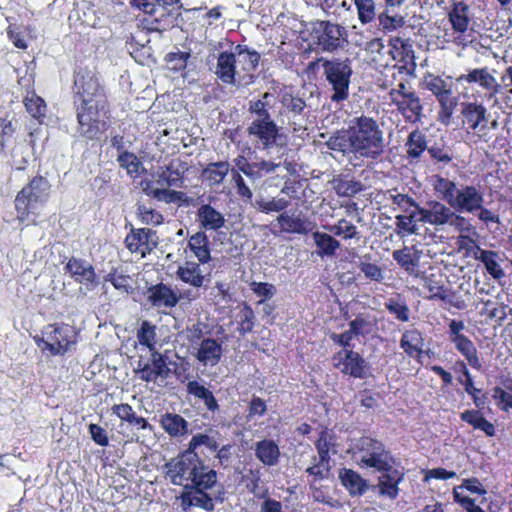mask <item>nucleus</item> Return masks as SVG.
I'll list each match as a JSON object with an SVG mask.
<instances>
[{
	"label": "nucleus",
	"mask_w": 512,
	"mask_h": 512,
	"mask_svg": "<svg viewBox=\"0 0 512 512\" xmlns=\"http://www.w3.org/2000/svg\"><path fill=\"white\" fill-rule=\"evenodd\" d=\"M72 104L77 131L87 140H95L110 127L111 105L99 74L88 67L74 71Z\"/></svg>",
	"instance_id": "1"
},
{
	"label": "nucleus",
	"mask_w": 512,
	"mask_h": 512,
	"mask_svg": "<svg viewBox=\"0 0 512 512\" xmlns=\"http://www.w3.org/2000/svg\"><path fill=\"white\" fill-rule=\"evenodd\" d=\"M163 468L171 484L183 487L178 498L184 511L192 507L208 512L215 509L217 497L211 492L218 484V473L203 459L175 456Z\"/></svg>",
	"instance_id": "2"
},
{
	"label": "nucleus",
	"mask_w": 512,
	"mask_h": 512,
	"mask_svg": "<svg viewBox=\"0 0 512 512\" xmlns=\"http://www.w3.org/2000/svg\"><path fill=\"white\" fill-rule=\"evenodd\" d=\"M326 145L331 150L368 160L379 159L385 151L383 131L374 118L366 115L352 119L348 128L331 135Z\"/></svg>",
	"instance_id": "3"
},
{
	"label": "nucleus",
	"mask_w": 512,
	"mask_h": 512,
	"mask_svg": "<svg viewBox=\"0 0 512 512\" xmlns=\"http://www.w3.org/2000/svg\"><path fill=\"white\" fill-rule=\"evenodd\" d=\"M359 451V465L379 473L375 486L378 494L390 500L397 499L400 494L399 485L405 478V469L400 461L386 449L383 442L372 437L360 439Z\"/></svg>",
	"instance_id": "4"
},
{
	"label": "nucleus",
	"mask_w": 512,
	"mask_h": 512,
	"mask_svg": "<svg viewBox=\"0 0 512 512\" xmlns=\"http://www.w3.org/2000/svg\"><path fill=\"white\" fill-rule=\"evenodd\" d=\"M187 171L188 165L185 161L172 159L167 165L158 167L152 174L154 180L145 178L140 181L139 186L146 196L157 201L189 206L192 199L185 192L171 189L184 187Z\"/></svg>",
	"instance_id": "5"
},
{
	"label": "nucleus",
	"mask_w": 512,
	"mask_h": 512,
	"mask_svg": "<svg viewBox=\"0 0 512 512\" xmlns=\"http://www.w3.org/2000/svg\"><path fill=\"white\" fill-rule=\"evenodd\" d=\"M465 329L466 326L462 320L452 319L448 323L449 341L454 344L456 351L459 352L467 361L465 362L461 359L456 360L452 369L455 373L461 374L457 380L464 386L465 392L469 396H474L475 393H481V390L475 387L473 377L467 365L480 371L483 368V364L477 347L473 341L464 334Z\"/></svg>",
	"instance_id": "6"
},
{
	"label": "nucleus",
	"mask_w": 512,
	"mask_h": 512,
	"mask_svg": "<svg viewBox=\"0 0 512 512\" xmlns=\"http://www.w3.org/2000/svg\"><path fill=\"white\" fill-rule=\"evenodd\" d=\"M432 187L442 201L459 213L475 214L481 208V203H484L483 192L474 185H461L457 188L454 181L434 175Z\"/></svg>",
	"instance_id": "7"
},
{
	"label": "nucleus",
	"mask_w": 512,
	"mask_h": 512,
	"mask_svg": "<svg viewBox=\"0 0 512 512\" xmlns=\"http://www.w3.org/2000/svg\"><path fill=\"white\" fill-rule=\"evenodd\" d=\"M49 182L42 176L33 177L17 194L15 208L21 222H35L39 216V206L46 202Z\"/></svg>",
	"instance_id": "8"
},
{
	"label": "nucleus",
	"mask_w": 512,
	"mask_h": 512,
	"mask_svg": "<svg viewBox=\"0 0 512 512\" xmlns=\"http://www.w3.org/2000/svg\"><path fill=\"white\" fill-rule=\"evenodd\" d=\"M33 340L42 352L63 356L76 343V333L68 324L52 323L43 327L41 335H35Z\"/></svg>",
	"instance_id": "9"
},
{
	"label": "nucleus",
	"mask_w": 512,
	"mask_h": 512,
	"mask_svg": "<svg viewBox=\"0 0 512 512\" xmlns=\"http://www.w3.org/2000/svg\"><path fill=\"white\" fill-rule=\"evenodd\" d=\"M324 75L334 91L331 99L335 102L348 98L352 67L349 60L334 58L323 62Z\"/></svg>",
	"instance_id": "10"
},
{
	"label": "nucleus",
	"mask_w": 512,
	"mask_h": 512,
	"mask_svg": "<svg viewBox=\"0 0 512 512\" xmlns=\"http://www.w3.org/2000/svg\"><path fill=\"white\" fill-rule=\"evenodd\" d=\"M311 36L315 39L316 44L327 52L336 51L347 41L345 28L327 20L312 22Z\"/></svg>",
	"instance_id": "11"
},
{
	"label": "nucleus",
	"mask_w": 512,
	"mask_h": 512,
	"mask_svg": "<svg viewBox=\"0 0 512 512\" xmlns=\"http://www.w3.org/2000/svg\"><path fill=\"white\" fill-rule=\"evenodd\" d=\"M332 366L345 376L366 379L369 376V364L365 358L353 349H341L331 357Z\"/></svg>",
	"instance_id": "12"
},
{
	"label": "nucleus",
	"mask_w": 512,
	"mask_h": 512,
	"mask_svg": "<svg viewBox=\"0 0 512 512\" xmlns=\"http://www.w3.org/2000/svg\"><path fill=\"white\" fill-rule=\"evenodd\" d=\"M247 135L255 149L269 150L277 145L281 138V127L273 120H252L247 129Z\"/></svg>",
	"instance_id": "13"
},
{
	"label": "nucleus",
	"mask_w": 512,
	"mask_h": 512,
	"mask_svg": "<svg viewBox=\"0 0 512 512\" xmlns=\"http://www.w3.org/2000/svg\"><path fill=\"white\" fill-rule=\"evenodd\" d=\"M142 11L144 16L139 20V26L148 32H163L177 25L180 12L170 9L167 5L154 3V9Z\"/></svg>",
	"instance_id": "14"
},
{
	"label": "nucleus",
	"mask_w": 512,
	"mask_h": 512,
	"mask_svg": "<svg viewBox=\"0 0 512 512\" xmlns=\"http://www.w3.org/2000/svg\"><path fill=\"white\" fill-rule=\"evenodd\" d=\"M149 361L139 359L135 373L144 382H155L158 378H167L170 374V368L167 363V356L158 350L149 351Z\"/></svg>",
	"instance_id": "15"
},
{
	"label": "nucleus",
	"mask_w": 512,
	"mask_h": 512,
	"mask_svg": "<svg viewBox=\"0 0 512 512\" xmlns=\"http://www.w3.org/2000/svg\"><path fill=\"white\" fill-rule=\"evenodd\" d=\"M447 16L453 32L456 34L453 38V43L457 46H466L465 34L471 21L469 5L463 0L455 1L451 4Z\"/></svg>",
	"instance_id": "16"
},
{
	"label": "nucleus",
	"mask_w": 512,
	"mask_h": 512,
	"mask_svg": "<svg viewBox=\"0 0 512 512\" xmlns=\"http://www.w3.org/2000/svg\"><path fill=\"white\" fill-rule=\"evenodd\" d=\"M479 394L475 393L474 396H470L478 409L465 410L460 414V419L473 429L482 431L487 437H493L496 433L495 426L480 410L484 408L487 397L485 394L481 396Z\"/></svg>",
	"instance_id": "17"
},
{
	"label": "nucleus",
	"mask_w": 512,
	"mask_h": 512,
	"mask_svg": "<svg viewBox=\"0 0 512 512\" xmlns=\"http://www.w3.org/2000/svg\"><path fill=\"white\" fill-rule=\"evenodd\" d=\"M458 84H478V86L485 91V93L492 98L500 90V84L496 78L489 72L487 67L474 68L468 70L467 73L461 74L456 78Z\"/></svg>",
	"instance_id": "18"
},
{
	"label": "nucleus",
	"mask_w": 512,
	"mask_h": 512,
	"mask_svg": "<svg viewBox=\"0 0 512 512\" xmlns=\"http://www.w3.org/2000/svg\"><path fill=\"white\" fill-rule=\"evenodd\" d=\"M64 270L77 283L84 284L88 289H94L98 285L94 267L84 259L72 256L66 263Z\"/></svg>",
	"instance_id": "19"
},
{
	"label": "nucleus",
	"mask_w": 512,
	"mask_h": 512,
	"mask_svg": "<svg viewBox=\"0 0 512 512\" xmlns=\"http://www.w3.org/2000/svg\"><path fill=\"white\" fill-rule=\"evenodd\" d=\"M396 96V100L392 101L391 104L396 106L397 111L402 115L404 120L413 124L421 121L423 105L416 92H411L408 95L396 94Z\"/></svg>",
	"instance_id": "20"
},
{
	"label": "nucleus",
	"mask_w": 512,
	"mask_h": 512,
	"mask_svg": "<svg viewBox=\"0 0 512 512\" xmlns=\"http://www.w3.org/2000/svg\"><path fill=\"white\" fill-rule=\"evenodd\" d=\"M463 124L473 132H484L487 130L488 113L484 105L475 102L466 103L462 109Z\"/></svg>",
	"instance_id": "21"
},
{
	"label": "nucleus",
	"mask_w": 512,
	"mask_h": 512,
	"mask_svg": "<svg viewBox=\"0 0 512 512\" xmlns=\"http://www.w3.org/2000/svg\"><path fill=\"white\" fill-rule=\"evenodd\" d=\"M427 205V208L419 210L421 223H427L435 227L449 224L453 208L436 200L429 201Z\"/></svg>",
	"instance_id": "22"
},
{
	"label": "nucleus",
	"mask_w": 512,
	"mask_h": 512,
	"mask_svg": "<svg viewBox=\"0 0 512 512\" xmlns=\"http://www.w3.org/2000/svg\"><path fill=\"white\" fill-rule=\"evenodd\" d=\"M147 301L156 308H173L179 302L175 291L164 283H158L147 289Z\"/></svg>",
	"instance_id": "23"
},
{
	"label": "nucleus",
	"mask_w": 512,
	"mask_h": 512,
	"mask_svg": "<svg viewBox=\"0 0 512 512\" xmlns=\"http://www.w3.org/2000/svg\"><path fill=\"white\" fill-rule=\"evenodd\" d=\"M472 257L484 265L486 272L493 279L500 280L505 276V272L500 264L501 257L497 251L475 246L472 250Z\"/></svg>",
	"instance_id": "24"
},
{
	"label": "nucleus",
	"mask_w": 512,
	"mask_h": 512,
	"mask_svg": "<svg viewBox=\"0 0 512 512\" xmlns=\"http://www.w3.org/2000/svg\"><path fill=\"white\" fill-rule=\"evenodd\" d=\"M422 251L415 245H404L401 249L394 250L393 260L408 274L412 275L419 267Z\"/></svg>",
	"instance_id": "25"
},
{
	"label": "nucleus",
	"mask_w": 512,
	"mask_h": 512,
	"mask_svg": "<svg viewBox=\"0 0 512 512\" xmlns=\"http://www.w3.org/2000/svg\"><path fill=\"white\" fill-rule=\"evenodd\" d=\"M221 343L214 338H205L199 343L195 358L204 366L217 365L222 357Z\"/></svg>",
	"instance_id": "26"
},
{
	"label": "nucleus",
	"mask_w": 512,
	"mask_h": 512,
	"mask_svg": "<svg viewBox=\"0 0 512 512\" xmlns=\"http://www.w3.org/2000/svg\"><path fill=\"white\" fill-rule=\"evenodd\" d=\"M153 234H155V232L148 228L134 229L127 234L125 245L130 252L139 253L144 257L146 254L150 253L156 245L154 243L153 246H151L149 243V238Z\"/></svg>",
	"instance_id": "27"
},
{
	"label": "nucleus",
	"mask_w": 512,
	"mask_h": 512,
	"mask_svg": "<svg viewBox=\"0 0 512 512\" xmlns=\"http://www.w3.org/2000/svg\"><path fill=\"white\" fill-rule=\"evenodd\" d=\"M389 47L392 58L403 63L401 68H407L408 65H410L411 68L414 69L415 56L409 39H404L399 36L391 37L389 39Z\"/></svg>",
	"instance_id": "28"
},
{
	"label": "nucleus",
	"mask_w": 512,
	"mask_h": 512,
	"mask_svg": "<svg viewBox=\"0 0 512 512\" xmlns=\"http://www.w3.org/2000/svg\"><path fill=\"white\" fill-rule=\"evenodd\" d=\"M196 221L205 231H217L225 225L224 216L210 204H202L196 211Z\"/></svg>",
	"instance_id": "29"
},
{
	"label": "nucleus",
	"mask_w": 512,
	"mask_h": 512,
	"mask_svg": "<svg viewBox=\"0 0 512 512\" xmlns=\"http://www.w3.org/2000/svg\"><path fill=\"white\" fill-rule=\"evenodd\" d=\"M215 74L225 84L236 83V54L234 51H223L217 57Z\"/></svg>",
	"instance_id": "30"
},
{
	"label": "nucleus",
	"mask_w": 512,
	"mask_h": 512,
	"mask_svg": "<svg viewBox=\"0 0 512 512\" xmlns=\"http://www.w3.org/2000/svg\"><path fill=\"white\" fill-rule=\"evenodd\" d=\"M254 453L256 458L265 466H275L280 459L278 444L272 439H262L255 443Z\"/></svg>",
	"instance_id": "31"
},
{
	"label": "nucleus",
	"mask_w": 512,
	"mask_h": 512,
	"mask_svg": "<svg viewBox=\"0 0 512 512\" xmlns=\"http://www.w3.org/2000/svg\"><path fill=\"white\" fill-rule=\"evenodd\" d=\"M339 479L351 496H361L369 487L368 481L353 469L342 468Z\"/></svg>",
	"instance_id": "32"
},
{
	"label": "nucleus",
	"mask_w": 512,
	"mask_h": 512,
	"mask_svg": "<svg viewBox=\"0 0 512 512\" xmlns=\"http://www.w3.org/2000/svg\"><path fill=\"white\" fill-rule=\"evenodd\" d=\"M205 446L210 452L214 453L218 450V441L206 433H197L192 436L188 446L185 450L181 451L177 456L201 459L198 454V449Z\"/></svg>",
	"instance_id": "33"
},
{
	"label": "nucleus",
	"mask_w": 512,
	"mask_h": 512,
	"mask_svg": "<svg viewBox=\"0 0 512 512\" xmlns=\"http://www.w3.org/2000/svg\"><path fill=\"white\" fill-rule=\"evenodd\" d=\"M121 422L127 423L129 426L136 427L140 430L151 429V425L146 418L138 416L133 407L128 403L114 404L111 408Z\"/></svg>",
	"instance_id": "34"
},
{
	"label": "nucleus",
	"mask_w": 512,
	"mask_h": 512,
	"mask_svg": "<svg viewBox=\"0 0 512 512\" xmlns=\"http://www.w3.org/2000/svg\"><path fill=\"white\" fill-rule=\"evenodd\" d=\"M201 264L200 262L187 260L178 267L176 275L182 282L192 287L200 288L205 281V276L200 267Z\"/></svg>",
	"instance_id": "35"
},
{
	"label": "nucleus",
	"mask_w": 512,
	"mask_h": 512,
	"mask_svg": "<svg viewBox=\"0 0 512 512\" xmlns=\"http://www.w3.org/2000/svg\"><path fill=\"white\" fill-rule=\"evenodd\" d=\"M187 248L198 259V262L206 264L211 260L210 243L204 231H198L190 236Z\"/></svg>",
	"instance_id": "36"
},
{
	"label": "nucleus",
	"mask_w": 512,
	"mask_h": 512,
	"mask_svg": "<svg viewBox=\"0 0 512 512\" xmlns=\"http://www.w3.org/2000/svg\"><path fill=\"white\" fill-rule=\"evenodd\" d=\"M281 231L285 233L306 234L313 228V224L307 218L298 216H291L282 213L277 217Z\"/></svg>",
	"instance_id": "37"
},
{
	"label": "nucleus",
	"mask_w": 512,
	"mask_h": 512,
	"mask_svg": "<svg viewBox=\"0 0 512 512\" xmlns=\"http://www.w3.org/2000/svg\"><path fill=\"white\" fill-rule=\"evenodd\" d=\"M424 338L417 329L406 330L400 339V347L411 358H419L423 354Z\"/></svg>",
	"instance_id": "38"
},
{
	"label": "nucleus",
	"mask_w": 512,
	"mask_h": 512,
	"mask_svg": "<svg viewBox=\"0 0 512 512\" xmlns=\"http://www.w3.org/2000/svg\"><path fill=\"white\" fill-rule=\"evenodd\" d=\"M406 157L413 162L419 160L422 154L428 149L425 134L418 128L411 131L405 142Z\"/></svg>",
	"instance_id": "39"
},
{
	"label": "nucleus",
	"mask_w": 512,
	"mask_h": 512,
	"mask_svg": "<svg viewBox=\"0 0 512 512\" xmlns=\"http://www.w3.org/2000/svg\"><path fill=\"white\" fill-rule=\"evenodd\" d=\"M160 425L171 437L183 436L188 432V422L179 414L165 413L160 417Z\"/></svg>",
	"instance_id": "40"
},
{
	"label": "nucleus",
	"mask_w": 512,
	"mask_h": 512,
	"mask_svg": "<svg viewBox=\"0 0 512 512\" xmlns=\"http://www.w3.org/2000/svg\"><path fill=\"white\" fill-rule=\"evenodd\" d=\"M439 103L438 120L444 124L451 123L453 113L458 104V99L453 95L452 87L436 97Z\"/></svg>",
	"instance_id": "41"
},
{
	"label": "nucleus",
	"mask_w": 512,
	"mask_h": 512,
	"mask_svg": "<svg viewBox=\"0 0 512 512\" xmlns=\"http://www.w3.org/2000/svg\"><path fill=\"white\" fill-rule=\"evenodd\" d=\"M237 57L236 63L241 66L245 72H254L261 59V55L256 50H250L246 45L238 44L234 47Z\"/></svg>",
	"instance_id": "42"
},
{
	"label": "nucleus",
	"mask_w": 512,
	"mask_h": 512,
	"mask_svg": "<svg viewBox=\"0 0 512 512\" xmlns=\"http://www.w3.org/2000/svg\"><path fill=\"white\" fill-rule=\"evenodd\" d=\"M186 391L188 394L203 400L206 408L209 411L215 412L219 409V405L214 394L204 385H201L198 381H188L186 385Z\"/></svg>",
	"instance_id": "43"
},
{
	"label": "nucleus",
	"mask_w": 512,
	"mask_h": 512,
	"mask_svg": "<svg viewBox=\"0 0 512 512\" xmlns=\"http://www.w3.org/2000/svg\"><path fill=\"white\" fill-rule=\"evenodd\" d=\"M230 171L227 161L209 163L201 172V177L212 185L221 184Z\"/></svg>",
	"instance_id": "44"
},
{
	"label": "nucleus",
	"mask_w": 512,
	"mask_h": 512,
	"mask_svg": "<svg viewBox=\"0 0 512 512\" xmlns=\"http://www.w3.org/2000/svg\"><path fill=\"white\" fill-rule=\"evenodd\" d=\"M255 313L252 307L243 302L239 306V311L236 314V322H237V330L241 336H245L246 334L252 332L255 326Z\"/></svg>",
	"instance_id": "45"
},
{
	"label": "nucleus",
	"mask_w": 512,
	"mask_h": 512,
	"mask_svg": "<svg viewBox=\"0 0 512 512\" xmlns=\"http://www.w3.org/2000/svg\"><path fill=\"white\" fill-rule=\"evenodd\" d=\"M314 242L318 248L317 254L320 257L335 255L340 247V242L327 233L316 231L313 233Z\"/></svg>",
	"instance_id": "46"
},
{
	"label": "nucleus",
	"mask_w": 512,
	"mask_h": 512,
	"mask_svg": "<svg viewBox=\"0 0 512 512\" xmlns=\"http://www.w3.org/2000/svg\"><path fill=\"white\" fill-rule=\"evenodd\" d=\"M357 11L358 21L367 25L376 20L377 4L375 0H353Z\"/></svg>",
	"instance_id": "47"
},
{
	"label": "nucleus",
	"mask_w": 512,
	"mask_h": 512,
	"mask_svg": "<svg viewBox=\"0 0 512 512\" xmlns=\"http://www.w3.org/2000/svg\"><path fill=\"white\" fill-rule=\"evenodd\" d=\"M277 167H279V164L261 160L260 162H250L244 167L242 173L251 180H259L265 175L274 172Z\"/></svg>",
	"instance_id": "48"
},
{
	"label": "nucleus",
	"mask_w": 512,
	"mask_h": 512,
	"mask_svg": "<svg viewBox=\"0 0 512 512\" xmlns=\"http://www.w3.org/2000/svg\"><path fill=\"white\" fill-rule=\"evenodd\" d=\"M23 104H24L27 112L34 119L40 120V119H43L45 117V115H46V103L34 91L27 93V95L23 99Z\"/></svg>",
	"instance_id": "49"
},
{
	"label": "nucleus",
	"mask_w": 512,
	"mask_h": 512,
	"mask_svg": "<svg viewBox=\"0 0 512 512\" xmlns=\"http://www.w3.org/2000/svg\"><path fill=\"white\" fill-rule=\"evenodd\" d=\"M137 340L141 346L146 347L149 351L157 350L156 326L148 320H144L137 331Z\"/></svg>",
	"instance_id": "50"
},
{
	"label": "nucleus",
	"mask_w": 512,
	"mask_h": 512,
	"mask_svg": "<svg viewBox=\"0 0 512 512\" xmlns=\"http://www.w3.org/2000/svg\"><path fill=\"white\" fill-rule=\"evenodd\" d=\"M392 9L385 8L380 12L376 19H378L379 26L384 33H390L403 27L404 17L399 14H390Z\"/></svg>",
	"instance_id": "51"
},
{
	"label": "nucleus",
	"mask_w": 512,
	"mask_h": 512,
	"mask_svg": "<svg viewBox=\"0 0 512 512\" xmlns=\"http://www.w3.org/2000/svg\"><path fill=\"white\" fill-rule=\"evenodd\" d=\"M117 162L131 177H135L139 173L140 168H142V163L137 155L130 151H122L119 153Z\"/></svg>",
	"instance_id": "52"
},
{
	"label": "nucleus",
	"mask_w": 512,
	"mask_h": 512,
	"mask_svg": "<svg viewBox=\"0 0 512 512\" xmlns=\"http://www.w3.org/2000/svg\"><path fill=\"white\" fill-rule=\"evenodd\" d=\"M434 164H441L443 167L449 165L453 160L451 149L445 144H433L427 149Z\"/></svg>",
	"instance_id": "53"
},
{
	"label": "nucleus",
	"mask_w": 512,
	"mask_h": 512,
	"mask_svg": "<svg viewBox=\"0 0 512 512\" xmlns=\"http://www.w3.org/2000/svg\"><path fill=\"white\" fill-rule=\"evenodd\" d=\"M482 303L484 307L480 311L481 316H485L486 318L491 320L498 319L499 321H503L507 317V305H505L504 303L496 304L491 299L482 300Z\"/></svg>",
	"instance_id": "54"
},
{
	"label": "nucleus",
	"mask_w": 512,
	"mask_h": 512,
	"mask_svg": "<svg viewBox=\"0 0 512 512\" xmlns=\"http://www.w3.org/2000/svg\"><path fill=\"white\" fill-rule=\"evenodd\" d=\"M374 323L370 320L369 315L359 313L355 319L349 322V328L356 337L366 336L372 332Z\"/></svg>",
	"instance_id": "55"
},
{
	"label": "nucleus",
	"mask_w": 512,
	"mask_h": 512,
	"mask_svg": "<svg viewBox=\"0 0 512 512\" xmlns=\"http://www.w3.org/2000/svg\"><path fill=\"white\" fill-rule=\"evenodd\" d=\"M329 231L335 236L342 237L344 240L353 239L357 236V227L349 220L342 218L336 224L330 226Z\"/></svg>",
	"instance_id": "56"
},
{
	"label": "nucleus",
	"mask_w": 512,
	"mask_h": 512,
	"mask_svg": "<svg viewBox=\"0 0 512 512\" xmlns=\"http://www.w3.org/2000/svg\"><path fill=\"white\" fill-rule=\"evenodd\" d=\"M137 213L142 223L158 226L163 224L164 216L156 209L148 207L145 204L138 205Z\"/></svg>",
	"instance_id": "57"
},
{
	"label": "nucleus",
	"mask_w": 512,
	"mask_h": 512,
	"mask_svg": "<svg viewBox=\"0 0 512 512\" xmlns=\"http://www.w3.org/2000/svg\"><path fill=\"white\" fill-rule=\"evenodd\" d=\"M269 97V93H264L263 99L251 100L249 101L248 111L255 115L256 118L254 120H270L272 119L269 112V104L265 99Z\"/></svg>",
	"instance_id": "58"
},
{
	"label": "nucleus",
	"mask_w": 512,
	"mask_h": 512,
	"mask_svg": "<svg viewBox=\"0 0 512 512\" xmlns=\"http://www.w3.org/2000/svg\"><path fill=\"white\" fill-rule=\"evenodd\" d=\"M105 282H110L116 290L128 293L132 288L130 285V276L119 272L113 268L105 277Z\"/></svg>",
	"instance_id": "59"
},
{
	"label": "nucleus",
	"mask_w": 512,
	"mask_h": 512,
	"mask_svg": "<svg viewBox=\"0 0 512 512\" xmlns=\"http://www.w3.org/2000/svg\"><path fill=\"white\" fill-rule=\"evenodd\" d=\"M424 87L430 91L435 97L452 87L441 76L428 73L424 77Z\"/></svg>",
	"instance_id": "60"
},
{
	"label": "nucleus",
	"mask_w": 512,
	"mask_h": 512,
	"mask_svg": "<svg viewBox=\"0 0 512 512\" xmlns=\"http://www.w3.org/2000/svg\"><path fill=\"white\" fill-rule=\"evenodd\" d=\"M425 287L429 292L428 299L450 302L451 290L446 286L439 284L432 279H427Z\"/></svg>",
	"instance_id": "61"
},
{
	"label": "nucleus",
	"mask_w": 512,
	"mask_h": 512,
	"mask_svg": "<svg viewBox=\"0 0 512 512\" xmlns=\"http://www.w3.org/2000/svg\"><path fill=\"white\" fill-rule=\"evenodd\" d=\"M255 205L260 212L269 214L285 210L289 202L284 198H272L271 200L259 199L256 200Z\"/></svg>",
	"instance_id": "62"
},
{
	"label": "nucleus",
	"mask_w": 512,
	"mask_h": 512,
	"mask_svg": "<svg viewBox=\"0 0 512 512\" xmlns=\"http://www.w3.org/2000/svg\"><path fill=\"white\" fill-rule=\"evenodd\" d=\"M15 131L11 120L0 118V153L13 143Z\"/></svg>",
	"instance_id": "63"
},
{
	"label": "nucleus",
	"mask_w": 512,
	"mask_h": 512,
	"mask_svg": "<svg viewBox=\"0 0 512 512\" xmlns=\"http://www.w3.org/2000/svg\"><path fill=\"white\" fill-rule=\"evenodd\" d=\"M385 307L388 312L395 316V318L401 322H408L410 317V310L404 301L396 299H389L385 303Z\"/></svg>",
	"instance_id": "64"
}]
</instances>
